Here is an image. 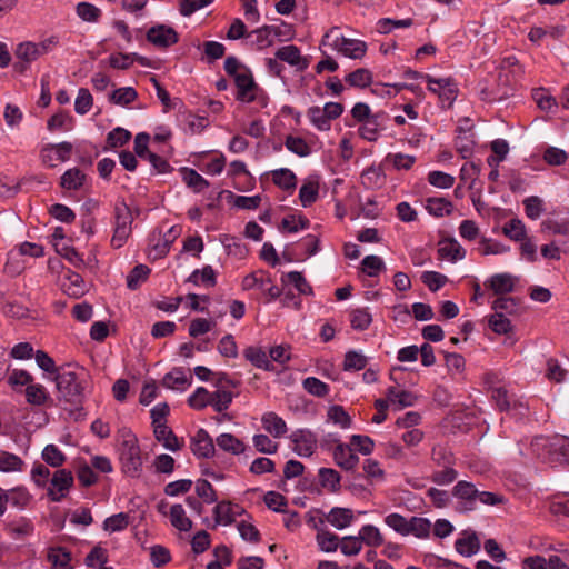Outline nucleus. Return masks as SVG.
Listing matches in <instances>:
<instances>
[{
  "mask_svg": "<svg viewBox=\"0 0 569 569\" xmlns=\"http://www.w3.org/2000/svg\"><path fill=\"white\" fill-rule=\"evenodd\" d=\"M53 380L57 388V399L64 405V409L70 412L81 409L88 388L87 372L83 369L60 368Z\"/></svg>",
  "mask_w": 569,
  "mask_h": 569,
  "instance_id": "1",
  "label": "nucleus"
},
{
  "mask_svg": "<svg viewBox=\"0 0 569 569\" xmlns=\"http://www.w3.org/2000/svg\"><path fill=\"white\" fill-rule=\"evenodd\" d=\"M530 448L543 461L559 465L569 462V438L566 436L536 437Z\"/></svg>",
  "mask_w": 569,
  "mask_h": 569,
  "instance_id": "2",
  "label": "nucleus"
},
{
  "mask_svg": "<svg viewBox=\"0 0 569 569\" xmlns=\"http://www.w3.org/2000/svg\"><path fill=\"white\" fill-rule=\"evenodd\" d=\"M321 47L337 51L350 59H361L367 52V43L359 39L347 38L339 33L338 28H331L321 40Z\"/></svg>",
  "mask_w": 569,
  "mask_h": 569,
  "instance_id": "3",
  "label": "nucleus"
},
{
  "mask_svg": "<svg viewBox=\"0 0 569 569\" xmlns=\"http://www.w3.org/2000/svg\"><path fill=\"white\" fill-rule=\"evenodd\" d=\"M120 461L122 470L130 477H139L142 470V459L140 447L134 436L129 435L122 440L119 448Z\"/></svg>",
  "mask_w": 569,
  "mask_h": 569,
  "instance_id": "4",
  "label": "nucleus"
},
{
  "mask_svg": "<svg viewBox=\"0 0 569 569\" xmlns=\"http://www.w3.org/2000/svg\"><path fill=\"white\" fill-rule=\"evenodd\" d=\"M237 94L240 102L250 103L260 101L264 103L266 97L263 90L256 83L250 69H242L240 74L234 78Z\"/></svg>",
  "mask_w": 569,
  "mask_h": 569,
  "instance_id": "5",
  "label": "nucleus"
},
{
  "mask_svg": "<svg viewBox=\"0 0 569 569\" xmlns=\"http://www.w3.org/2000/svg\"><path fill=\"white\" fill-rule=\"evenodd\" d=\"M132 214L124 202L114 207V230L111 238V246L119 249L124 246L131 233Z\"/></svg>",
  "mask_w": 569,
  "mask_h": 569,
  "instance_id": "6",
  "label": "nucleus"
},
{
  "mask_svg": "<svg viewBox=\"0 0 569 569\" xmlns=\"http://www.w3.org/2000/svg\"><path fill=\"white\" fill-rule=\"evenodd\" d=\"M57 43L58 41L54 37H50L39 43L30 41L21 42L18 44L14 54L20 61L31 63L39 59L41 56L51 51L57 46Z\"/></svg>",
  "mask_w": 569,
  "mask_h": 569,
  "instance_id": "7",
  "label": "nucleus"
},
{
  "mask_svg": "<svg viewBox=\"0 0 569 569\" xmlns=\"http://www.w3.org/2000/svg\"><path fill=\"white\" fill-rule=\"evenodd\" d=\"M428 90L439 97L443 107H451L458 97V86L451 78L426 77Z\"/></svg>",
  "mask_w": 569,
  "mask_h": 569,
  "instance_id": "8",
  "label": "nucleus"
},
{
  "mask_svg": "<svg viewBox=\"0 0 569 569\" xmlns=\"http://www.w3.org/2000/svg\"><path fill=\"white\" fill-rule=\"evenodd\" d=\"M73 146L71 142L63 141L60 143H48L40 151L41 162L54 168L58 163L66 162L71 158Z\"/></svg>",
  "mask_w": 569,
  "mask_h": 569,
  "instance_id": "9",
  "label": "nucleus"
},
{
  "mask_svg": "<svg viewBox=\"0 0 569 569\" xmlns=\"http://www.w3.org/2000/svg\"><path fill=\"white\" fill-rule=\"evenodd\" d=\"M73 486V475L70 470L58 469L53 472L50 486L48 488V496L51 501H61Z\"/></svg>",
  "mask_w": 569,
  "mask_h": 569,
  "instance_id": "10",
  "label": "nucleus"
},
{
  "mask_svg": "<svg viewBox=\"0 0 569 569\" xmlns=\"http://www.w3.org/2000/svg\"><path fill=\"white\" fill-rule=\"evenodd\" d=\"M293 451L301 457H310L317 448V437L308 429H299L290 435Z\"/></svg>",
  "mask_w": 569,
  "mask_h": 569,
  "instance_id": "11",
  "label": "nucleus"
},
{
  "mask_svg": "<svg viewBox=\"0 0 569 569\" xmlns=\"http://www.w3.org/2000/svg\"><path fill=\"white\" fill-rule=\"evenodd\" d=\"M147 40L158 48H168L177 43L179 37L173 28L158 24L148 30Z\"/></svg>",
  "mask_w": 569,
  "mask_h": 569,
  "instance_id": "12",
  "label": "nucleus"
},
{
  "mask_svg": "<svg viewBox=\"0 0 569 569\" xmlns=\"http://www.w3.org/2000/svg\"><path fill=\"white\" fill-rule=\"evenodd\" d=\"M190 448L197 458H211L216 453L214 442L204 429H199L191 438Z\"/></svg>",
  "mask_w": 569,
  "mask_h": 569,
  "instance_id": "13",
  "label": "nucleus"
},
{
  "mask_svg": "<svg viewBox=\"0 0 569 569\" xmlns=\"http://www.w3.org/2000/svg\"><path fill=\"white\" fill-rule=\"evenodd\" d=\"M333 460L341 469L350 471L359 463V457L349 443L338 442L332 451Z\"/></svg>",
  "mask_w": 569,
  "mask_h": 569,
  "instance_id": "14",
  "label": "nucleus"
},
{
  "mask_svg": "<svg viewBox=\"0 0 569 569\" xmlns=\"http://www.w3.org/2000/svg\"><path fill=\"white\" fill-rule=\"evenodd\" d=\"M277 28L273 26H264L258 28L247 34L249 43L258 49L262 50L273 44L276 37L278 36Z\"/></svg>",
  "mask_w": 569,
  "mask_h": 569,
  "instance_id": "15",
  "label": "nucleus"
},
{
  "mask_svg": "<svg viewBox=\"0 0 569 569\" xmlns=\"http://www.w3.org/2000/svg\"><path fill=\"white\" fill-rule=\"evenodd\" d=\"M476 492V485L467 481L459 480L452 488V497L456 498L465 510H475L473 493Z\"/></svg>",
  "mask_w": 569,
  "mask_h": 569,
  "instance_id": "16",
  "label": "nucleus"
},
{
  "mask_svg": "<svg viewBox=\"0 0 569 569\" xmlns=\"http://www.w3.org/2000/svg\"><path fill=\"white\" fill-rule=\"evenodd\" d=\"M517 278L510 273H496L491 276L485 286L492 290L495 295H507L515 290Z\"/></svg>",
  "mask_w": 569,
  "mask_h": 569,
  "instance_id": "17",
  "label": "nucleus"
},
{
  "mask_svg": "<svg viewBox=\"0 0 569 569\" xmlns=\"http://www.w3.org/2000/svg\"><path fill=\"white\" fill-rule=\"evenodd\" d=\"M49 569H73L71 553L64 547L54 546L47 549Z\"/></svg>",
  "mask_w": 569,
  "mask_h": 569,
  "instance_id": "18",
  "label": "nucleus"
},
{
  "mask_svg": "<svg viewBox=\"0 0 569 569\" xmlns=\"http://www.w3.org/2000/svg\"><path fill=\"white\" fill-rule=\"evenodd\" d=\"M319 177H308L299 190V200L303 208L310 207L319 197Z\"/></svg>",
  "mask_w": 569,
  "mask_h": 569,
  "instance_id": "19",
  "label": "nucleus"
},
{
  "mask_svg": "<svg viewBox=\"0 0 569 569\" xmlns=\"http://www.w3.org/2000/svg\"><path fill=\"white\" fill-rule=\"evenodd\" d=\"M491 398L501 411L517 410L520 415H525L528 410L527 406L521 402L513 401L511 403L508 391L502 387L492 388Z\"/></svg>",
  "mask_w": 569,
  "mask_h": 569,
  "instance_id": "20",
  "label": "nucleus"
},
{
  "mask_svg": "<svg viewBox=\"0 0 569 569\" xmlns=\"http://www.w3.org/2000/svg\"><path fill=\"white\" fill-rule=\"evenodd\" d=\"M438 253L442 259L451 262L462 260L466 257V250L455 238L443 239L439 242Z\"/></svg>",
  "mask_w": 569,
  "mask_h": 569,
  "instance_id": "21",
  "label": "nucleus"
},
{
  "mask_svg": "<svg viewBox=\"0 0 569 569\" xmlns=\"http://www.w3.org/2000/svg\"><path fill=\"white\" fill-rule=\"evenodd\" d=\"M276 58L287 62L288 64L292 67H297L300 70H303L307 68V62L301 57V52L297 46L289 44L283 46L279 48L276 51Z\"/></svg>",
  "mask_w": 569,
  "mask_h": 569,
  "instance_id": "22",
  "label": "nucleus"
},
{
  "mask_svg": "<svg viewBox=\"0 0 569 569\" xmlns=\"http://www.w3.org/2000/svg\"><path fill=\"white\" fill-rule=\"evenodd\" d=\"M270 174L272 182L284 191H293L297 187V176L288 168H280L272 170L266 176Z\"/></svg>",
  "mask_w": 569,
  "mask_h": 569,
  "instance_id": "23",
  "label": "nucleus"
},
{
  "mask_svg": "<svg viewBox=\"0 0 569 569\" xmlns=\"http://www.w3.org/2000/svg\"><path fill=\"white\" fill-rule=\"evenodd\" d=\"M262 427L274 438H281L287 431L286 421L276 412H266L261 418Z\"/></svg>",
  "mask_w": 569,
  "mask_h": 569,
  "instance_id": "24",
  "label": "nucleus"
},
{
  "mask_svg": "<svg viewBox=\"0 0 569 569\" xmlns=\"http://www.w3.org/2000/svg\"><path fill=\"white\" fill-rule=\"evenodd\" d=\"M191 382L192 378L188 377L182 368H173L162 379L163 386L169 389L184 390Z\"/></svg>",
  "mask_w": 569,
  "mask_h": 569,
  "instance_id": "25",
  "label": "nucleus"
},
{
  "mask_svg": "<svg viewBox=\"0 0 569 569\" xmlns=\"http://www.w3.org/2000/svg\"><path fill=\"white\" fill-rule=\"evenodd\" d=\"M244 358L250 361L254 367L267 371H272L273 365L268 355L259 347L250 346L243 351Z\"/></svg>",
  "mask_w": 569,
  "mask_h": 569,
  "instance_id": "26",
  "label": "nucleus"
},
{
  "mask_svg": "<svg viewBox=\"0 0 569 569\" xmlns=\"http://www.w3.org/2000/svg\"><path fill=\"white\" fill-rule=\"evenodd\" d=\"M217 446L229 453L234 456L241 455L246 450V445L232 433H221L216 438Z\"/></svg>",
  "mask_w": 569,
  "mask_h": 569,
  "instance_id": "27",
  "label": "nucleus"
},
{
  "mask_svg": "<svg viewBox=\"0 0 569 569\" xmlns=\"http://www.w3.org/2000/svg\"><path fill=\"white\" fill-rule=\"evenodd\" d=\"M153 432L156 439L161 442L166 449L178 451L181 448L178 438L167 425H156Z\"/></svg>",
  "mask_w": 569,
  "mask_h": 569,
  "instance_id": "28",
  "label": "nucleus"
},
{
  "mask_svg": "<svg viewBox=\"0 0 569 569\" xmlns=\"http://www.w3.org/2000/svg\"><path fill=\"white\" fill-rule=\"evenodd\" d=\"M353 512L348 508H332L328 515V521L337 529H345L353 521Z\"/></svg>",
  "mask_w": 569,
  "mask_h": 569,
  "instance_id": "29",
  "label": "nucleus"
},
{
  "mask_svg": "<svg viewBox=\"0 0 569 569\" xmlns=\"http://www.w3.org/2000/svg\"><path fill=\"white\" fill-rule=\"evenodd\" d=\"M431 530V522L427 518L411 517L408 519L406 536L412 535L419 539L428 538Z\"/></svg>",
  "mask_w": 569,
  "mask_h": 569,
  "instance_id": "30",
  "label": "nucleus"
},
{
  "mask_svg": "<svg viewBox=\"0 0 569 569\" xmlns=\"http://www.w3.org/2000/svg\"><path fill=\"white\" fill-rule=\"evenodd\" d=\"M319 482L322 488L330 492H338L340 490V473L331 468H320L318 472Z\"/></svg>",
  "mask_w": 569,
  "mask_h": 569,
  "instance_id": "31",
  "label": "nucleus"
},
{
  "mask_svg": "<svg viewBox=\"0 0 569 569\" xmlns=\"http://www.w3.org/2000/svg\"><path fill=\"white\" fill-rule=\"evenodd\" d=\"M171 244V239L166 236L159 234L157 238L153 236L150 240L149 258L152 260L164 258L169 253Z\"/></svg>",
  "mask_w": 569,
  "mask_h": 569,
  "instance_id": "32",
  "label": "nucleus"
},
{
  "mask_svg": "<svg viewBox=\"0 0 569 569\" xmlns=\"http://www.w3.org/2000/svg\"><path fill=\"white\" fill-rule=\"evenodd\" d=\"M456 550L466 557L476 555L480 550V541L475 532L456 540Z\"/></svg>",
  "mask_w": 569,
  "mask_h": 569,
  "instance_id": "33",
  "label": "nucleus"
},
{
  "mask_svg": "<svg viewBox=\"0 0 569 569\" xmlns=\"http://www.w3.org/2000/svg\"><path fill=\"white\" fill-rule=\"evenodd\" d=\"M170 522L180 531H189L192 528V521L187 517L186 511L180 503L171 506Z\"/></svg>",
  "mask_w": 569,
  "mask_h": 569,
  "instance_id": "34",
  "label": "nucleus"
},
{
  "mask_svg": "<svg viewBox=\"0 0 569 569\" xmlns=\"http://www.w3.org/2000/svg\"><path fill=\"white\" fill-rule=\"evenodd\" d=\"M64 292L70 297H80L86 292V284L83 278L77 273L69 271L67 281L62 283Z\"/></svg>",
  "mask_w": 569,
  "mask_h": 569,
  "instance_id": "35",
  "label": "nucleus"
},
{
  "mask_svg": "<svg viewBox=\"0 0 569 569\" xmlns=\"http://www.w3.org/2000/svg\"><path fill=\"white\" fill-rule=\"evenodd\" d=\"M427 211L435 217L448 216L452 212V202L446 198H428L426 201Z\"/></svg>",
  "mask_w": 569,
  "mask_h": 569,
  "instance_id": "36",
  "label": "nucleus"
},
{
  "mask_svg": "<svg viewBox=\"0 0 569 569\" xmlns=\"http://www.w3.org/2000/svg\"><path fill=\"white\" fill-rule=\"evenodd\" d=\"M283 283L292 284L300 295L311 296L313 290L306 278L299 271H290L282 276Z\"/></svg>",
  "mask_w": 569,
  "mask_h": 569,
  "instance_id": "37",
  "label": "nucleus"
},
{
  "mask_svg": "<svg viewBox=\"0 0 569 569\" xmlns=\"http://www.w3.org/2000/svg\"><path fill=\"white\" fill-rule=\"evenodd\" d=\"M86 174L78 168L68 169L61 176V187L67 190H78L83 186Z\"/></svg>",
  "mask_w": 569,
  "mask_h": 569,
  "instance_id": "38",
  "label": "nucleus"
},
{
  "mask_svg": "<svg viewBox=\"0 0 569 569\" xmlns=\"http://www.w3.org/2000/svg\"><path fill=\"white\" fill-rule=\"evenodd\" d=\"M49 399L47 389L41 383L31 382L26 388V400L28 403L33 406H42Z\"/></svg>",
  "mask_w": 569,
  "mask_h": 569,
  "instance_id": "39",
  "label": "nucleus"
},
{
  "mask_svg": "<svg viewBox=\"0 0 569 569\" xmlns=\"http://www.w3.org/2000/svg\"><path fill=\"white\" fill-rule=\"evenodd\" d=\"M181 174L183 182L194 192H201L209 186V182L194 169L183 168Z\"/></svg>",
  "mask_w": 569,
  "mask_h": 569,
  "instance_id": "40",
  "label": "nucleus"
},
{
  "mask_svg": "<svg viewBox=\"0 0 569 569\" xmlns=\"http://www.w3.org/2000/svg\"><path fill=\"white\" fill-rule=\"evenodd\" d=\"M368 358L359 351L349 350L345 355L342 368L345 371H359L366 368Z\"/></svg>",
  "mask_w": 569,
  "mask_h": 569,
  "instance_id": "41",
  "label": "nucleus"
},
{
  "mask_svg": "<svg viewBox=\"0 0 569 569\" xmlns=\"http://www.w3.org/2000/svg\"><path fill=\"white\" fill-rule=\"evenodd\" d=\"M284 146L290 152L297 154L300 158H305L311 154V147L301 137L292 134L287 136Z\"/></svg>",
  "mask_w": 569,
  "mask_h": 569,
  "instance_id": "42",
  "label": "nucleus"
},
{
  "mask_svg": "<svg viewBox=\"0 0 569 569\" xmlns=\"http://www.w3.org/2000/svg\"><path fill=\"white\" fill-rule=\"evenodd\" d=\"M233 397L234 393L231 390L217 388L214 392H211V407L217 412H223L230 407Z\"/></svg>",
  "mask_w": 569,
  "mask_h": 569,
  "instance_id": "43",
  "label": "nucleus"
},
{
  "mask_svg": "<svg viewBox=\"0 0 569 569\" xmlns=\"http://www.w3.org/2000/svg\"><path fill=\"white\" fill-rule=\"evenodd\" d=\"M371 322L372 317L368 308H358L350 312V325L355 330L363 331Z\"/></svg>",
  "mask_w": 569,
  "mask_h": 569,
  "instance_id": "44",
  "label": "nucleus"
},
{
  "mask_svg": "<svg viewBox=\"0 0 569 569\" xmlns=\"http://www.w3.org/2000/svg\"><path fill=\"white\" fill-rule=\"evenodd\" d=\"M24 462L23 460L11 452L0 451V471L1 472H17L21 471Z\"/></svg>",
  "mask_w": 569,
  "mask_h": 569,
  "instance_id": "45",
  "label": "nucleus"
},
{
  "mask_svg": "<svg viewBox=\"0 0 569 569\" xmlns=\"http://www.w3.org/2000/svg\"><path fill=\"white\" fill-rule=\"evenodd\" d=\"M385 162L391 164L396 170H410L416 162V157L401 152L388 153Z\"/></svg>",
  "mask_w": 569,
  "mask_h": 569,
  "instance_id": "46",
  "label": "nucleus"
},
{
  "mask_svg": "<svg viewBox=\"0 0 569 569\" xmlns=\"http://www.w3.org/2000/svg\"><path fill=\"white\" fill-rule=\"evenodd\" d=\"M309 121L320 131H328L331 128L330 120L326 117V112L318 106L310 107L307 111Z\"/></svg>",
  "mask_w": 569,
  "mask_h": 569,
  "instance_id": "47",
  "label": "nucleus"
},
{
  "mask_svg": "<svg viewBox=\"0 0 569 569\" xmlns=\"http://www.w3.org/2000/svg\"><path fill=\"white\" fill-rule=\"evenodd\" d=\"M379 114H373L371 118H368L359 128V134L362 139L367 141H376L378 139L379 131Z\"/></svg>",
  "mask_w": 569,
  "mask_h": 569,
  "instance_id": "48",
  "label": "nucleus"
},
{
  "mask_svg": "<svg viewBox=\"0 0 569 569\" xmlns=\"http://www.w3.org/2000/svg\"><path fill=\"white\" fill-rule=\"evenodd\" d=\"M188 405L196 410L211 406V392L204 387H198L188 398Z\"/></svg>",
  "mask_w": 569,
  "mask_h": 569,
  "instance_id": "49",
  "label": "nucleus"
},
{
  "mask_svg": "<svg viewBox=\"0 0 569 569\" xmlns=\"http://www.w3.org/2000/svg\"><path fill=\"white\" fill-rule=\"evenodd\" d=\"M150 272L151 269L146 264L136 266L127 277L128 288L131 290L138 289L148 279Z\"/></svg>",
  "mask_w": 569,
  "mask_h": 569,
  "instance_id": "50",
  "label": "nucleus"
},
{
  "mask_svg": "<svg viewBox=\"0 0 569 569\" xmlns=\"http://www.w3.org/2000/svg\"><path fill=\"white\" fill-rule=\"evenodd\" d=\"M109 560L108 550L100 545L94 546L84 558V565L89 568L103 567Z\"/></svg>",
  "mask_w": 569,
  "mask_h": 569,
  "instance_id": "51",
  "label": "nucleus"
},
{
  "mask_svg": "<svg viewBox=\"0 0 569 569\" xmlns=\"http://www.w3.org/2000/svg\"><path fill=\"white\" fill-rule=\"evenodd\" d=\"M42 459L51 467L59 468L66 461L64 453L56 445H47L42 450Z\"/></svg>",
  "mask_w": 569,
  "mask_h": 569,
  "instance_id": "52",
  "label": "nucleus"
},
{
  "mask_svg": "<svg viewBox=\"0 0 569 569\" xmlns=\"http://www.w3.org/2000/svg\"><path fill=\"white\" fill-rule=\"evenodd\" d=\"M503 233L513 241H522L527 237V230L520 219H511L503 226Z\"/></svg>",
  "mask_w": 569,
  "mask_h": 569,
  "instance_id": "53",
  "label": "nucleus"
},
{
  "mask_svg": "<svg viewBox=\"0 0 569 569\" xmlns=\"http://www.w3.org/2000/svg\"><path fill=\"white\" fill-rule=\"evenodd\" d=\"M359 537L362 542L371 547H379L383 543L382 535L372 525H365L359 531Z\"/></svg>",
  "mask_w": 569,
  "mask_h": 569,
  "instance_id": "54",
  "label": "nucleus"
},
{
  "mask_svg": "<svg viewBox=\"0 0 569 569\" xmlns=\"http://www.w3.org/2000/svg\"><path fill=\"white\" fill-rule=\"evenodd\" d=\"M488 325L498 335H507L512 330L510 320L502 312L491 315L488 319Z\"/></svg>",
  "mask_w": 569,
  "mask_h": 569,
  "instance_id": "55",
  "label": "nucleus"
},
{
  "mask_svg": "<svg viewBox=\"0 0 569 569\" xmlns=\"http://www.w3.org/2000/svg\"><path fill=\"white\" fill-rule=\"evenodd\" d=\"M328 419L332 421L335 425H338L342 429H348L351 427V417L343 409L342 406L335 405L328 409Z\"/></svg>",
  "mask_w": 569,
  "mask_h": 569,
  "instance_id": "56",
  "label": "nucleus"
},
{
  "mask_svg": "<svg viewBox=\"0 0 569 569\" xmlns=\"http://www.w3.org/2000/svg\"><path fill=\"white\" fill-rule=\"evenodd\" d=\"M455 465L442 467L441 470L433 471L431 481L438 486H448L457 480L458 471L453 468Z\"/></svg>",
  "mask_w": 569,
  "mask_h": 569,
  "instance_id": "57",
  "label": "nucleus"
},
{
  "mask_svg": "<svg viewBox=\"0 0 569 569\" xmlns=\"http://www.w3.org/2000/svg\"><path fill=\"white\" fill-rule=\"evenodd\" d=\"M271 279L263 271L252 272L242 279V289L251 290L253 288L264 289L267 283H270Z\"/></svg>",
  "mask_w": 569,
  "mask_h": 569,
  "instance_id": "58",
  "label": "nucleus"
},
{
  "mask_svg": "<svg viewBox=\"0 0 569 569\" xmlns=\"http://www.w3.org/2000/svg\"><path fill=\"white\" fill-rule=\"evenodd\" d=\"M307 392L316 397H326L329 393V386L316 377H308L302 381Z\"/></svg>",
  "mask_w": 569,
  "mask_h": 569,
  "instance_id": "59",
  "label": "nucleus"
},
{
  "mask_svg": "<svg viewBox=\"0 0 569 569\" xmlns=\"http://www.w3.org/2000/svg\"><path fill=\"white\" fill-rule=\"evenodd\" d=\"M129 525V516L124 512H119L108 517L103 521V529L109 532H117L124 530Z\"/></svg>",
  "mask_w": 569,
  "mask_h": 569,
  "instance_id": "60",
  "label": "nucleus"
},
{
  "mask_svg": "<svg viewBox=\"0 0 569 569\" xmlns=\"http://www.w3.org/2000/svg\"><path fill=\"white\" fill-rule=\"evenodd\" d=\"M137 97L138 93L132 87H122L111 93L110 101L114 104L127 106L133 102Z\"/></svg>",
  "mask_w": 569,
  "mask_h": 569,
  "instance_id": "61",
  "label": "nucleus"
},
{
  "mask_svg": "<svg viewBox=\"0 0 569 569\" xmlns=\"http://www.w3.org/2000/svg\"><path fill=\"white\" fill-rule=\"evenodd\" d=\"M431 459L439 467H448L456 463L453 453L442 446H436L432 448Z\"/></svg>",
  "mask_w": 569,
  "mask_h": 569,
  "instance_id": "62",
  "label": "nucleus"
},
{
  "mask_svg": "<svg viewBox=\"0 0 569 569\" xmlns=\"http://www.w3.org/2000/svg\"><path fill=\"white\" fill-rule=\"evenodd\" d=\"M316 539L321 551L333 552L339 547V537L332 532L320 531Z\"/></svg>",
  "mask_w": 569,
  "mask_h": 569,
  "instance_id": "63",
  "label": "nucleus"
},
{
  "mask_svg": "<svg viewBox=\"0 0 569 569\" xmlns=\"http://www.w3.org/2000/svg\"><path fill=\"white\" fill-rule=\"evenodd\" d=\"M372 81V74L368 69H357L346 77V82L352 87L365 88Z\"/></svg>",
  "mask_w": 569,
  "mask_h": 569,
  "instance_id": "64",
  "label": "nucleus"
}]
</instances>
